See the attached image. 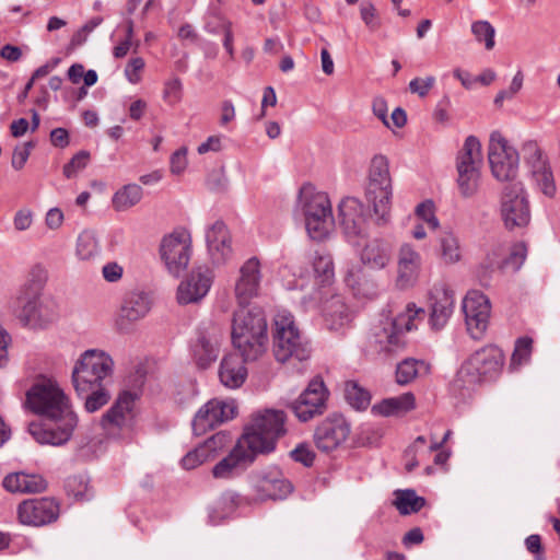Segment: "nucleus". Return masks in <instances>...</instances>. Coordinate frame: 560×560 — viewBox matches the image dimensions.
<instances>
[{
	"label": "nucleus",
	"mask_w": 560,
	"mask_h": 560,
	"mask_svg": "<svg viewBox=\"0 0 560 560\" xmlns=\"http://www.w3.org/2000/svg\"><path fill=\"white\" fill-rule=\"evenodd\" d=\"M504 364V354L497 346H486L475 351L460 366L450 388L454 396L466 398L485 381L499 375Z\"/></svg>",
	"instance_id": "1"
},
{
	"label": "nucleus",
	"mask_w": 560,
	"mask_h": 560,
	"mask_svg": "<svg viewBox=\"0 0 560 560\" xmlns=\"http://www.w3.org/2000/svg\"><path fill=\"white\" fill-rule=\"evenodd\" d=\"M232 343L245 360H257L266 351L267 320L260 308L241 306L234 312L231 330Z\"/></svg>",
	"instance_id": "2"
},
{
	"label": "nucleus",
	"mask_w": 560,
	"mask_h": 560,
	"mask_svg": "<svg viewBox=\"0 0 560 560\" xmlns=\"http://www.w3.org/2000/svg\"><path fill=\"white\" fill-rule=\"evenodd\" d=\"M285 413L282 410L266 409L257 413L242 435V445L257 454L270 453L279 438L285 434Z\"/></svg>",
	"instance_id": "3"
},
{
	"label": "nucleus",
	"mask_w": 560,
	"mask_h": 560,
	"mask_svg": "<svg viewBox=\"0 0 560 560\" xmlns=\"http://www.w3.org/2000/svg\"><path fill=\"white\" fill-rule=\"evenodd\" d=\"M392 197L389 162L385 155H375L371 160L368 171L365 198L373 207L378 225H385L389 221Z\"/></svg>",
	"instance_id": "4"
},
{
	"label": "nucleus",
	"mask_w": 560,
	"mask_h": 560,
	"mask_svg": "<svg viewBox=\"0 0 560 560\" xmlns=\"http://www.w3.org/2000/svg\"><path fill=\"white\" fill-rule=\"evenodd\" d=\"M273 354L284 363L295 359L300 362L311 357V347L295 325L294 316L288 311H279L273 319Z\"/></svg>",
	"instance_id": "5"
},
{
	"label": "nucleus",
	"mask_w": 560,
	"mask_h": 560,
	"mask_svg": "<svg viewBox=\"0 0 560 560\" xmlns=\"http://www.w3.org/2000/svg\"><path fill=\"white\" fill-rule=\"evenodd\" d=\"M298 206L304 214L308 235L317 241L326 237L334 222L328 196L316 191L313 185L305 184L300 189Z\"/></svg>",
	"instance_id": "6"
},
{
	"label": "nucleus",
	"mask_w": 560,
	"mask_h": 560,
	"mask_svg": "<svg viewBox=\"0 0 560 560\" xmlns=\"http://www.w3.org/2000/svg\"><path fill=\"white\" fill-rule=\"evenodd\" d=\"M114 361L100 349L85 350L77 361L72 371V383L78 394H86L95 386L106 384L112 377Z\"/></svg>",
	"instance_id": "7"
},
{
	"label": "nucleus",
	"mask_w": 560,
	"mask_h": 560,
	"mask_svg": "<svg viewBox=\"0 0 560 560\" xmlns=\"http://www.w3.org/2000/svg\"><path fill=\"white\" fill-rule=\"evenodd\" d=\"M424 316L423 308L417 307L415 303H408L404 312L397 314L394 319L381 328H376L374 337L378 351L385 354H395L404 350L407 345L404 334L416 329Z\"/></svg>",
	"instance_id": "8"
},
{
	"label": "nucleus",
	"mask_w": 560,
	"mask_h": 560,
	"mask_svg": "<svg viewBox=\"0 0 560 560\" xmlns=\"http://www.w3.org/2000/svg\"><path fill=\"white\" fill-rule=\"evenodd\" d=\"M78 425V416L69 406L62 411L31 422L28 432L39 444L61 446L70 441Z\"/></svg>",
	"instance_id": "9"
},
{
	"label": "nucleus",
	"mask_w": 560,
	"mask_h": 560,
	"mask_svg": "<svg viewBox=\"0 0 560 560\" xmlns=\"http://www.w3.org/2000/svg\"><path fill=\"white\" fill-rule=\"evenodd\" d=\"M14 313L23 326L32 329H45L55 324L60 316L55 300L44 295H18Z\"/></svg>",
	"instance_id": "10"
},
{
	"label": "nucleus",
	"mask_w": 560,
	"mask_h": 560,
	"mask_svg": "<svg viewBox=\"0 0 560 560\" xmlns=\"http://www.w3.org/2000/svg\"><path fill=\"white\" fill-rule=\"evenodd\" d=\"M136 394L128 390L122 392L114 405L103 415L101 425L108 438L114 440H129L131 438L136 423Z\"/></svg>",
	"instance_id": "11"
},
{
	"label": "nucleus",
	"mask_w": 560,
	"mask_h": 560,
	"mask_svg": "<svg viewBox=\"0 0 560 560\" xmlns=\"http://www.w3.org/2000/svg\"><path fill=\"white\" fill-rule=\"evenodd\" d=\"M481 162L480 141L475 136L467 137L456 159L457 185L465 198L472 197L479 188Z\"/></svg>",
	"instance_id": "12"
},
{
	"label": "nucleus",
	"mask_w": 560,
	"mask_h": 560,
	"mask_svg": "<svg viewBox=\"0 0 560 560\" xmlns=\"http://www.w3.org/2000/svg\"><path fill=\"white\" fill-rule=\"evenodd\" d=\"M488 160L495 179L508 182V184L520 183L515 180L518 173L520 155L498 131L490 136Z\"/></svg>",
	"instance_id": "13"
},
{
	"label": "nucleus",
	"mask_w": 560,
	"mask_h": 560,
	"mask_svg": "<svg viewBox=\"0 0 560 560\" xmlns=\"http://www.w3.org/2000/svg\"><path fill=\"white\" fill-rule=\"evenodd\" d=\"M27 407L40 418L58 413L71 406L69 398L56 382H36L26 393Z\"/></svg>",
	"instance_id": "14"
},
{
	"label": "nucleus",
	"mask_w": 560,
	"mask_h": 560,
	"mask_svg": "<svg viewBox=\"0 0 560 560\" xmlns=\"http://www.w3.org/2000/svg\"><path fill=\"white\" fill-rule=\"evenodd\" d=\"M501 215L508 230L525 228L530 222V208L522 183L506 184L501 196Z\"/></svg>",
	"instance_id": "15"
},
{
	"label": "nucleus",
	"mask_w": 560,
	"mask_h": 560,
	"mask_svg": "<svg viewBox=\"0 0 560 560\" xmlns=\"http://www.w3.org/2000/svg\"><path fill=\"white\" fill-rule=\"evenodd\" d=\"M161 258L167 270L175 277L184 272L191 257V240L185 230H176L162 238Z\"/></svg>",
	"instance_id": "16"
},
{
	"label": "nucleus",
	"mask_w": 560,
	"mask_h": 560,
	"mask_svg": "<svg viewBox=\"0 0 560 560\" xmlns=\"http://www.w3.org/2000/svg\"><path fill=\"white\" fill-rule=\"evenodd\" d=\"M236 415L237 404L234 399H210L196 412L191 422L192 432L195 435H202L234 419Z\"/></svg>",
	"instance_id": "17"
},
{
	"label": "nucleus",
	"mask_w": 560,
	"mask_h": 560,
	"mask_svg": "<svg viewBox=\"0 0 560 560\" xmlns=\"http://www.w3.org/2000/svg\"><path fill=\"white\" fill-rule=\"evenodd\" d=\"M221 332L212 322L202 323L190 343L191 358L198 369L206 370L214 363L220 353Z\"/></svg>",
	"instance_id": "18"
},
{
	"label": "nucleus",
	"mask_w": 560,
	"mask_h": 560,
	"mask_svg": "<svg viewBox=\"0 0 560 560\" xmlns=\"http://www.w3.org/2000/svg\"><path fill=\"white\" fill-rule=\"evenodd\" d=\"M21 524L42 527L55 523L60 514V503L51 497L26 499L16 509Z\"/></svg>",
	"instance_id": "19"
},
{
	"label": "nucleus",
	"mask_w": 560,
	"mask_h": 560,
	"mask_svg": "<svg viewBox=\"0 0 560 560\" xmlns=\"http://www.w3.org/2000/svg\"><path fill=\"white\" fill-rule=\"evenodd\" d=\"M327 398L328 390L323 380L315 377L300 396L290 404V409L300 421L306 422L324 413Z\"/></svg>",
	"instance_id": "20"
},
{
	"label": "nucleus",
	"mask_w": 560,
	"mask_h": 560,
	"mask_svg": "<svg viewBox=\"0 0 560 560\" xmlns=\"http://www.w3.org/2000/svg\"><path fill=\"white\" fill-rule=\"evenodd\" d=\"M467 331L478 340L485 335L491 312L490 301L482 292L469 291L463 300Z\"/></svg>",
	"instance_id": "21"
},
{
	"label": "nucleus",
	"mask_w": 560,
	"mask_h": 560,
	"mask_svg": "<svg viewBox=\"0 0 560 560\" xmlns=\"http://www.w3.org/2000/svg\"><path fill=\"white\" fill-rule=\"evenodd\" d=\"M351 432L350 423L342 415L325 418L314 431V443L322 452H331L343 444Z\"/></svg>",
	"instance_id": "22"
},
{
	"label": "nucleus",
	"mask_w": 560,
	"mask_h": 560,
	"mask_svg": "<svg viewBox=\"0 0 560 560\" xmlns=\"http://www.w3.org/2000/svg\"><path fill=\"white\" fill-rule=\"evenodd\" d=\"M422 267L420 253L409 243H404L397 254L396 287L400 290L416 285Z\"/></svg>",
	"instance_id": "23"
},
{
	"label": "nucleus",
	"mask_w": 560,
	"mask_h": 560,
	"mask_svg": "<svg viewBox=\"0 0 560 560\" xmlns=\"http://www.w3.org/2000/svg\"><path fill=\"white\" fill-rule=\"evenodd\" d=\"M212 284V273L206 267L194 269L189 276L180 282L177 289V301L182 305L197 303L209 292Z\"/></svg>",
	"instance_id": "24"
},
{
	"label": "nucleus",
	"mask_w": 560,
	"mask_h": 560,
	"mask_svg": "<svg viewBox=\"0 0 560 560\" xmlns=\"http://www.w3.org/2000/svg\"><path fill=\"white\" fill-rule=\"evenodd\" d=\"M430 317L432 329L445 327L454 311V294L445 283L435 284L430 291Z\"/></svg>",
	"instance_id": "25"
},
{
	"label": "nucleus",
	"mask_w": 560,
	"mask_h": 560,
	"mask_svg": "<svg viewBox=\"0 0 560 560\" xmlns=\"http://www.w3.org/2000/svg\"><path fill=\"white\" fill-rule=\"evenodd\" d=\"M206 242L211 260L224 265L233 256L232 237L226 224L217 220L206 230Z\"/></svg>",
	"instance_id": "26"
},
{
	"label": "nucleus",
	"mask_w": 560,
	"mask_h": 560,
	"mask_svg": "<svg viewBox=\"0 0 560 560\" xmlns=\"http://www.w3.org/2000/svg\"><path fill=\"white\" fill-rule=\"evenodd\" d=\"M260 264L256 257L244 262L235 283V296L240 306H245L257 295L260 283Z\"/></svg>",
	"instance_id": "27"
},
{
	"label": "nucleus",
	"mask_w": 560,
	"mask_h": 560,
	"mask_svg": "<svg viewBox=\"0 0 560 560\" xmlns=\"http://www.w3.org/2000/svg\"><path fill=\"white\" fill-rule=\"evenodd\" d=\"M2 487L10 493H40L47 489L48 482L39 474L21 470L8 474Z\"/></svg>",
	"instance_id": "28"
},
{
	"label": "nucleus",
	"mask_w": 560,
	"mask_h": 560,
	"mask_svg": "<svg viewBox=\"0 0 560 560\" xmlns=\"http://www.w3.org/2000/svg\"><path fill=\"white\" fill-rule=\"evenodd\" d=\"M393 246L385 238H370L360 252L362 264L373 270H382L392 260Z\"/></svg>",
	"instance_id": "29"
},
{
	"label": "nucleus",
	"mask_w": 560,
	"mask_h": 560,
	"mask_svg": "<svg viewBox=\"0 0 560 560\" xmlns=\"http://www.w3.org/2000/svg\"><path fill=\"white\" fill-rule=\"evenodd\" d=\"M338 220L347 236H358L363 229V205L353 197H347L338 206Z\"/></svg>",
	"instance_id": "30"
},
{
	"label": "nucleus",
	"mask_w": 560,
	"mask_h": 560,
	"mask_svg": "<svg viewBox=\"0 0 560 560\" xmlns=\"http://www.w3.org/2000/svg\"><path fill=\"white\" fill-rule=\"evenodd\" d=\"M245 360L241 353H230L223 357L219 368V378L221 384L230 389L241 387L247 377Z\"/></svg>",
	"instance_id": "31"
},
{
	"label": "nucleus",
	"mask_w": 560,
	"mask_h": 560,
	"mask_svg": "<svg viewBox=\"0 0 560 560\" xmlns=\"http://www.w3.org/2000/svg\"><path fill=\"white\" fill-rule=\"evenodd\" d=\"M256 454L245 445H242V440L240 439L230 454L213 467L212 474L215 478L229 479L234 476L238 468L253 463Z\"/></svg>",
	"instance_id": "32"
},
{
	"label": "nucleus",
	"mask_w": 560,
	"mask_h": 560,
	"mask_svg": "<svg viewBox=\"0 0 560 560\" xmlns=\"http://www.w3.org/2000/svg\"><path fill=\"white\" fill-rule=\"evenodd\" d=\"M150 311V300L144 292L131 291L126 293L119 310L117 324L122 328L125 322L133 323L143 318Z\"/></svg>",
	"instance_id": "33"
},
{
	"label": "nucleus",
	"mask_w": 560,
	"mask_h": 560,
	"mask_svg": "<svg viewBox=\"0 0 560 560\" xmlns=\"http://www.w3.org/2000/svg\"><path fill=\"white\" fill-rule=\"evenodd\" d=\"M322 312L325 325L331 331H340L351 322V313L338 294L331 295L324 302Z\"/></svg>",
	"instance_id": "34"
},
{
	"label": "nucleus",
	"mask_w": 560,
	"mask_h": 560,
	"mask_svg": "<svg viewBox=\"0 0 560 560\" xmlns=\"http://www.w3.org/2000/svg\"><path fill=\"white\" fill-rule=\"evenodd\" d=\"M257 488L266 497L273 500L284 499L293 489L291 482L276 467L260 474Z\"/></svg>",
	"instance_id": "35"
},
{
	"label": "nucleus",
	"mask_w": 560,
	"mask_h": 560,
	"mask_svg": "<svg viewBox=\"0 0 560 560\" xmlns=\"http://www.w3.org/2000/svg\"><path fill=\"white\" fill-rule=\"evenodd\" d=\"M226 440L228 435L223 432H219L212 435L203 444L188 452L182 458V466L187 470L196 468L197 466L208 460L218 447H222Z\"/></svg>",
	"instance_id": "36"
},
{
	"label": "nucleus",
	"mask_w": 560,
	"mask_h": 560,
	"mask_svg": "<svg viewBox=\"0 0 560 560\" xmlns=\"http://www.w3.org/2000/svg\"><path fill=\"white\" fill-rule=\"evenodd\" d=\"M416 408L415 395L410 392L385 398L372 407V413L383 417L404 415Z\"/></svg>",
	"instance_id": "37"
},
{
	"label": "nucleus",
	"mask_w": 560,
	"mask_h": 560,
	"mask_svg": "<svg viewBox=\"0 0 560 560\" xmlns=\"http://www.w3.org/2000/svg\"><path fill=\"white\" fill-rule=\"evenodd\" d=\"M526 165L529 167L530 175L540 191L547 197H553L556 194V184L547 160L542 156Z\"/></svg>",
	"instance_id": "38"
},
{
	"label": "nucleus",
	"mask_w": 560,
	"mask_h": 560,
	"mask_svg": "<svg viewBox=\"0 0 560 560\" xmlns=\"http://www.w3.org/2000/svg\"><path fill=\"white\" fill-rule=\"evenodd\" d=\"M316 285H325L334 278V262L329 254L315 252L310 258Z\"/></svg>",
	"instance_id": "39"
},
{
	"label": "nucleus",
	"mask_w": 560,
	"mask_h": 560,
	"mask_svg": "<svg viewBox=\"0 0 560 560\" xmlns=\"http://www.w3.org/2000/svg\"><path fill=\"white\" fill-rule=\"evenodd\" d=\"M429 369L425 361L407 358L397 364L396 381L399 385L409 384L419 375L429 373Z\"/></svg>",
	"instance_id": "40"
},
{
	"label": "nucleus",
	"mask_w": 560,
	"mask_h": 560,
	"mask_svg": "<svg viewBox=\"0 0 560 560\" xmlns=\"http://www.w3.org/2000/svg\"><path fill=\"white\" fill-rule=\"evenodd\" d=\"M48 271L42 264L33 265L27 271L26 281L19 295H43L42 291L47 282Z\"/></svg>",
	"instance_id": "41"
},
{
	"label": "nucleus",
	"mask_w": 560,
	"mask_h": 560,
	"mask_svg": "<svg viewBox=\"0 0 560 560\" xmlns=\"http://www.w3.org/2000/svg\"><path fill=\"white\" fill-rule=\"evenodd\" d=\"M143 196L142 187L137 184H128L117 190L112 199L116 211H126L140 202Z\"/></svg>",
	"instance_id": "42"
},
{
	"label": "nucleus",
	"mask_w": 560,
	"mask_h": 560,
	"mask_svg": "<svg viewBox=\"0 0 560 560\" xmlns=\"http://www.w3.org/2000/svg\"><path fill=\"white\" fill-rule=\"evenodd\" d=\"M394 505L401 515H409L419 512L425 505V499L412 489L396 490Z\"/></svg>",
	"instance_id": "43"
},
{
	"label": "nucleus",
	"mask_w": 560,
	"mask_h": 560,
	"mask_svg": "<svg viewBox=\"0 0 560 560\" xmlns=\"http://www.w3.org/2000/svg\"><path fill=\"white\" fill-rule=\"evenodd\" d=\"M440 257L444 264L453 265L460 260L458 237L453 232H443L439 238Z\"/></svg>",
	"instance_id": "44"
},
{
	"label": "nucleus",
	"mask_w": 560,
	"mask_h": 560,
	"mask_svg": "<svg viewBox=\"0 0 560 560\" xmlns=\"http://www.w3.org/2000/svg\"><path fill=\"white\" fill-rule=\"evenodd\" d=\"M345 398L357 410L366 409L371 400L370 393L355 381H347L345 383Z\"/></svg>",
	"instance_id": "45"
},
{
	"label": "nucleus",
	"mask_w": 560,
	"mask_h": 560,
	"mask_svg": "<svg viewBox=\"0 0 560 560\" xmlns=\"http://www.w3.org/2000/svg\"><path fill=\"white\" fill-rule=\"evenodd\" d=\"M100 254L98 241L92 231H83L77 240V255L82 260H90Z\"/></svg>",
	"instance_id": "46"
},
{
	"label": "nucleus",
	"mask_w": 560,
	"mask_h": 560,
	"mask_svg": "<svg viewBox=\"0 0 560 560\" xmlns=\"http://www.w3.org/2000/svg\"><path fill=\"white\" fill-rule=\"evenodd\" d=\"M65 489L69 495L78 501L90 499L89 478L85 475H73L67 478Z\"/></svg>",
	"instance_id": "47"
},
{
	"label": "nucleus",
	"mask_w": 560,
	"mask_h": 560,
	"mask_svg": "<svg viewBox=\"0 0 560 560\" xmlns=\"http://www.w3.org/2000/svg\"><path fill=\"white\" fill-rule=\"evenodd\" d=\"M82 398L85 399L84 407L88 412H95L105 406L109 400V393L105 388V384L101 386H95L86 394H78Z\"/></svg>",
	"instance_id": "48"
},
{
	"label": "nucleus",
	"mask_w": 560,
	"mask_h": 560,
	"mask_svg": "<svg viewBox=\"0 0 560 560\" xmlns=\"http://www.w3.org/2000/svg\"><path fill=\"white\" fill-rule=\"evenodd\" d=\"M471 33L474 34L477 42L485 43L486 49L491 50L494 47L495 30L490 24V22L485 20L472 22Z\"/></svg>",
	"instance_id": "49"
},
{
	"label": "nucleus",
	"mask_w": 560,
	"mask_h": 560,
	"mask_svg": "<svg viewBox=\"0 0 560 560\" xmlns=\"http://www.w3.org/2000/svg\"><path fill=\"white\" fill-rule=\"evenodd\" d=\"M89 161L90 152L85 150L79 151L77 154L72 156V159L67 164H65L62 170L65 177H74L80 171L86 167Z\"/></svg>",
	"instance_id": "50"
},
{
	"label": "nucleus",
	"mask_w": 560,
	"mask_h": 560,
	"mask_svg": "<svg viewBox=\"0 0 560 560\" xmlns=\"http://www.w3.org/2000/svg\"><path fill=\"white\" fill-rule=\"evenodd\" d=\"M533 340L528 337L518 338L515 342V348L512 353L511 364L521 365L526 362L532 352Z\"/></svg>",
	"instance_id": "51"
},
{
	"label": "nucleus",
	"mask_w": 560,
	"mask_h": 560,
	"mask_svg": "<svg viewBox=\"0 0 560 560\" xmlns=\"http://www.w3.org/2000/svg\"><path fill=\"white\" fill-rule=\"evenodd\" d=\"M360 15L366 27L374 32L380 28L381 21L372 2L363 1L360 5Z\"/></svg>",
	"instance_id": "52"
},
{
	"label": "nucleus",
	"mask_w": 560,
	"mask_h": 560,
	"mask_svg": "<svg viewBox=\"0 0 560 560\" xmlns=\"http://www.w3.org/2000/svg\"><path fill=\"white\" fill-rule=\"evenodd\" d=\"M291 458L305 467H311L315 459V453L308 444L301 443L290 452Z\"/></svg>",
	"instance_id": "53"
},
{
	"label": "nucleus",
	"mask_w": 560,
	"mask_h": 560,
	"mask_svg": "<svg viewBox=\"0 0 560 560\" xmlns=\"http://www.w3.org/2000/svg\"><path fill=\"white\" fill-rule=\"evenodd\" d=\"M163 98L171 105H174L180 101L182 82L178 78L172 79L165 83Z\"/></svg>",
	"instance_id": "54"
},
{
	"label": "nucleus",
	"mask_w": 560,
	"mask_h": 560,
	"mask_svg": "<svg viewBox=\"0 0 560 560\" xmlns=\"http://www.w3.org/2000/svg\"><path fill=\"white\" fill-rule=\"evenodd\" d=\"M145 62L141 57L131 58L125 68L127 80L137 84L141 80V71L144 69Z\"/></svg>",
	"instance_id": "55"
},
{
	"label": "nucleus",
	"mask_w": 560,
	"mask_h": 560,
	"mask_svg": "<svg viewBox=\"0 0 560 560\" xmlns=\"http://www.w3.org/2000/svg\"><path fill=\"white\" fill-rule=\"evenodd\" d=\"M435 78L432 75L427 78H415L409 82V90L411 93L418 94L420 97H424L433 88Z\"/></svg>",
	"instance_id": "56"
},
{
	"label": "nucleus",
	"mask_w": 560,
	"mask_h": 560,
	"mask_svg": "<svg viewBox=\"0 0 560 560\" xmlns=\"http://www.w3.org/2000/svg\"><path fill=\"white\" fill-rule=\"evenodd\" d=\"M34 148V143L32 141L25 142L23 145L16 147L13 151L12 155V167L14 170H21L24 167L27 159L31 154V150Z\"/></svg>",
	"instance_id": "57"
},
{
	"label": "nucleus",
	"mask_w": 560,
	"mask_h": 560,
	"mask_svg": "<svg viewBox=\"0 0 560 560\" xmlns=\"http://www.w3.org/2000/svg\"><path fill=\"white\" fill-rule=\"evenodd\" d=\"M416 213L419 218L424 220L431 229L435 230L439 226V220L434 215L433 203L431 201L418 205Z\"/></svg>",
	"instance_id": "58"
},
{
	"label": "nucleus",
	"mask_w": 560,
	"mask_h": 560,
	"mask_svg": "<svg viewBox=\"0 0 560 560\" xmlns=\"http://www.w3.org/2000/svg\"><path fill=\"white\" fill-rule=\"evenodd\" d=\"M221 30L223 34V47L226 50L231 59H234V35L232 30V22L225 19H221Z\"/></svg>",
	"instance_id": "59"
},
{
	"label": "nucleus",
	"mask_w": 560,
	"mask_h": 560,
	"mask_svg": "<svg viewBox=\"0 0 560 560\" xmlns=\"http://www.w3.org/2000/svg\"><path fill=\"white\" fill-rule=\"evenodd\" d=\"M187 166V150L180 148L175 151L171 156V172L173 174H180Z\"/></svg>",
	"instance_id": "60"
},
{
	"label": "nucleus",
	"mask_w": 560,
	"mask_h": 560,
	"mask_svg": "<svg viewBox=\"0 0 560 560\" xmlns=\"http://www.w3.org/2000/svg\"><path fill=\"white\" fill-rule=\"evenodd\" d=\"M527 255V246L525 243H516L511 250L509 262L514 265L515 269H520L525 261Z\"/></svg>",
	"instance_id": "61"
},
{
	"label": "nucleus",
	"mask_w": 560,
	"mask_h": 560,
	"mask_svg": "<svg viewBox=\"0 0 560 560\" xmlns=\"http://www.w3.org/2000/svg\"><path fill=\"white\" fill-rule=\"evenodd\" d=\"M33 222V213L28 209L19 210L13 219V224L18 231H26Z\"/></svg>",
	"instance_id": "62"
},
{
	"label": "nucleus",
	"mask_w": 560,
	"mask_h": 560,
	"mask_svg": "<svg viewBox=\"0 0 560 560\" xmlns=\"http://www.w3.org/2000/svg\"><path fill=\"white\" fill-rule=\"evenodd\" d=\"M525 164L532 163L544 156L542 151L535 141H527L522 148Z\"/></svg>",
	"instance_id": "63"
},
{
	"label": "nucleus",
	"mask_w": 560,
	"mask_h": 560,
	"mask_svg": "<svg viewBox=\"0 0 560 560\" xmlns=\"http://www.w3.org/2000/svg\"><path fill=\"white\" fill-rule=\"evenodd\" d=\"M527 550L536 556V560H544L541 538L537 534L529 535L525 539Z\"/></svg>",
	"instance_id": "64"
}]
</instances>
